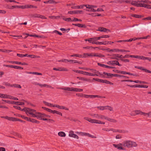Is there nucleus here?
<instances>
[{"mask_svg":"<svg viewBox=\"0 0 151 151\" xmlns=\"http://www.w3.org/2000/svg\"><path fill=\"white\" fill-rule=\"evenodd\" d=\"M125 147L130 148L132 147H136L137 146L136 143L133 141L130 140H125L122 144Z\"/></svg>","mask_w":151,"mask_h":151,"instance_id":"1","label":"nucleus"},{"mask_svg":"<svg viewBox=\"0 0 151 151\" xmlns=\"http://www.w3.org/2000/svg\"><path fill=\"white\" fill-rule=\"evenodd\" d=\"M58 88L62 89L65 91H68L76 92H81L83 91V89L78 88H73V87H63L59 88Z\"/></svg>","mask_w":151,"mask_h":151,"instance_id":"2","label":"nucleus"},{"mask_svg":"<svg viewBox=\"0 0 151 151\" xmlns=\"http://www.w3.org/2000/svg\"><path fill=\"white\" fill-rule=\"evenodd\" d=\"M2 101L8 103L14 104L18 105H23L24 104V103L22 102H16L14 101H10L3 99L2 100Z\"/></svg>","mask_w":151,"mask_h":151,"instance_id":"3","label":"nucleus"},{"mask_svg":"<svg viewBox=\"0 0 151 151\" xmlns=\"http://www.w3.org/2000/svg\"><path fill=\"white\" fill-rule=\"evenodd\" d=\"M101 119H105L109 122L113 123H116L117 122V120L115 119L110 118L104 115L101 114Z\"/></svg>","mask_w":151,"mask_h":151,"instance_id":"4","label":"nucleus"},{"mask_svg":"<svg viewBox=\"0 0 151 151\" xmlns=\"http://www.w3.org/2000/svg\"><path fill=\"white\" fill-rule=\"evenodd\" d=\"M44 114H43L40 112H36L35 114H33V117H36L37 119L42 120V117H44Z\"/></svg>","mask_w":151,"mask_h":151,"instance_id":"5","label":"nucleus"},{"mask_svg":"<svg viewBox=\"0 0 151 151\" xmlns=\"http://www.w3.org/2000/svg\"><path fill=\"white\" fill-rule=\"evenodd\" d=\"M30 16L31 18H38L43 19H47V18L45 16L37 13L32 14L30 15Z\"/></svg>","mask_w":151,"mask_h":151,"instance_id":"6","label":"nucleus"},{"mask_svg":"<svg viewBox=\"0 0 151 151\" xmlns=\"http://www.w3.org/2000/svg\"><path fill=\"white\" fill-rule=\"evenodd\" d=\"M107 64L110 65H118L121 66L122 65L121 64H120L119 62L116 60L110 61L107 63Z\"/></svg>","mask_w":151,"mask_h":151,"instance_id":"7","label":"nucleus"},{"mask_svg":"<svg viewBox=\"0 0 151 151\" xmlns=\"http://www.w3.org/2000/svg\"><path fill=\"white\" fill-rule=\"evenodd\" d=\"M90 122L92 123H96L97 124H104L105 122H101L100 120L95 119H90Z\"/></svg>","mask_w":151,"mask_h":151,"instance_id":"8","label":"nucleus"},{"mask_svg":"<svg viewBox=\"0 0 151 151\" xmlns=\"http://www.w3.org/2000/svg\"><path fill=\"white\" fill-rule=\"evenodd\" d=\"M36 112V110L31 109L30 108H28L26 112V114L27 115H29V114H30L32 115V116L33 117V114H35L33 113V112Z\"/></svg>","mask_w":151,"mask_h":151,"instance_id":"9","label":"nucleus"},{"mask_svg":"<svg viewBox=\"0 0 151 151\" xmlns=\"http://www.w3.org/2000/svg\"><path fill=\"white\" fill-rule=\"evenodd\" d=\"M68 13L71 14H82L83 13V11L81 10H75L69 11L68 12Z\"/></svg>","mask_w":151,"mask_h":151,"instance_id":"10","label":"nucleus"},{"mask_svg":"<svg viewBox=\"0 0 151 151\" xmlns=\"http://www.w3.org/2000/svg\"><path fill=\"white\" fill-rule=\"evenodd\" d=\"M142 2L141 0H139L137 1H132L131 2V4L137 7H139L140 3H139Z\"/></svg>","mask_w":151,"mask_h":151,"instance_id":"11","label":"nucleus"},{"mask_svg":"<svg viewBox=\"0 0 151 151\" xmlns=\"http://www.w3.org/2000/svg\"><path fill=\"white\" fill-rule=\"evenodd\" d=\"M69 136L70 137H73L77 139H78V137L76 134L74 133V132L73 131L71 130L70 131Z\"/></svg>","mask_w":151,"mask_h":151,"instance_id":"12","label":"nucleus"},{"mask_svg":"<svg viewBox=\"0 0 151 151\" xmlns=\"http://www.w3.org/2000/svg\"><path fill=\"white\" fill-rule=\"evenodd\" d=\"M52 107H56L60 109H65L66 110H69V109L68 108L63 106H59L58 105H54L52 106Z\"/></svg>","mask_w":151,"mask_h":151,"instance_id":"13","label":"nucleus"},{"mask_svg":"<svg viewBox=\"0 0 151 151\" xmlns=\"http://www.w3.org/2000/svg\"><path fill=\"white\" fill-rule=\"evenodd\" d=\"M91 6V5H86L85 6L87 8H88L89 9L88 10H86V11L93 12H96V11L95 9H93L92 7L90 6Z\"/></svg>","mask_w":151,"mask_h":151,"instance_id":"14","label":"nucleus"},{"mask_svg":"<svg viewBox=\"0 0 151 151\" xmlns=\"http://www.w3.org/2000/svg\"><path fill=\"white\" fill-rule=\"evenodd\" d=\"M134 68L138 69L141 70H144L145 72L151 73V71L148 70L146 69L143 68L142 67H139L137 66H135Z\"/></svg>","mask_w":151,"mask_h":151,"instance_id":"15","label":"nucleus"},{"mask_svg":"<svg viewBox=\"0 0 151 151\" xmlns=\"http://www.w3.org/2000/svg\"><path fill=\"white\" fill-rule=\"evenodd\" d=\"M53 70H55L59 71H68V70L66 68H54Z\"/></svg>","mask_w":151,"mask_h":151,"instance_id":"16","label":"nucleus"},{"mask_svg":"<svg viewBox=\"0 0 151 151\" xmlns=\"http://www.w3.org/2000/svg\"><path fill=\"white\" fill-rule=\"evenodd\" d=\"M5 119H6L9 121H19V119H17V118L13 117H9L8 116H6L5 117Z\"/></svg>","mask_w":151,"mask_h":151,"instance_id":"17","label":"nucleus"},{"mask_svg":"<svg viewBox=\"0 0 151 151\" xmlns=\"http://www.w3.org/2000/svg\"><path fill=\"white\" fill-rule=\"evenodd\" d=\"M76 95L78 96H79L81 97H84L86 98H88L89 97V95L84 94L83 93H76Z\"/></svg>","mask_w":151,"mask_h":151,"instance_id":"18","label":"nucleus"},{"mask_svg":"<svg viewBox=\"0 0 151 151\" xmlns=\"http://www.w3.org/2000/svg\"><path fill=\"white\" fill-rule=\"evenodd\" d=\"M98 65L102 67L105 68H115V67H112V66H109L106 65H105L104 64H101L100 63H98Z\"/></svg>","mask_w":151,"mask_h":151,"instance_id":"19","label":"nucleus"},{"mask_svg":"<svg viewBox=\"0 0 151 151\" xmlns=\"http://www.w3.org/2000/svg\"><path fill=\"white\" fill-rule=\"evenodd\" d=\"M124 2V1L122 0H115L110 1V3H114L116 4H121Z\"/></svg>","mask_w":151,"mask_h":151,"instance_id":"20","label":"nucleus"},{"mask_svg":"<svg viewBox=\"0 0 151 151\" xmlns=\"http://www.w3.org/2000/svg\"><path fill=\"white\" fill-rule=\"evenodd\" d=\"M74 72H76V73H80L81 74H83L85 75H87L88 76V72H85L83 71H81V70H75L74 71Z\"/></svg>","mask_w":151,"mask_h":151,"instance_id":"21","label":"nucleus"},{"mask_svg":"<svg viewBox=\"0 0 151 151\" xmlns=\"http://www.w3.org/2000/svg\"><path fill=\"white\" fill-rule=\"evenodd\" d=\"M96 97H97L100 98H105V97L103 96H100L97 95H89V98H94Z\"/></svg>","mask_w":151,"mask_h":151,"instance_id":"22","label":"nucleus"},{"mask_svg":"<svg viewBox=\"0 0 151 151\" xmlns=\"http://www.w3.org/2000/svg\"><path fill=\"white\" fill-rule=\"evenodd\" d=\"M120 73L123 74L124 75L125 74H128L130 75L131 76H135L136 75L132 73L129 72H126V71H121Z\"/></svg>","mask_w":151,"mask_h":151,"instance_id":"23","label":"nucleus"},{"mask_svg":"<svg viewBox=\"0 0 151 151\" xmlns=\"http://www.w3.org/2000/svg\"><path fill=\"white\" fill-rule=\"evenodd\" d=\"M112 76L116 77H119L120 78L123 77L127 78H129V77H127L126 76L116 74H113Z\"/></svg>","mask_w":151,"mask_h":151,"instance_id":"24","label":"nucleus"},{"mask_svg":"<svg viewBox=\"0 0 151 151\" xmlns=\"http://www.w3.org/2000/svg\"><path fill=\"white\" fill-rule=\"evenodd\" d=\"M122 82H134L136 83H141V82L140 81L138 80L133 81L130 80H123L122 81Z\"/></svg>","mask_w":151,"mask_h":151,"instance_id":"25","label":"nucleus"},{"mask_svg":"<svg viewBox=\"0 0 151 151\" xmlns=\"http://www.w3.org/2000/svg\"><path fill=\"white\" fill-rule=\"evenodd\" d=\"M72 25H74L76 26H78L79 27L86 28V26L85 24H72Z\"/></svg>","mask_w":151,"mask_h":151,"instance_id":"26","label":"nucleus"},{"mask_svg":"<svg viewBox=\"0 0 151 151\" xmlns=\"http://www.w3.org/2000/svg\"><path fill=\"white\" fill-rule=\"evenodd\" d=\"M77 78L79 80L83 81H87L88 82H90L91 81L90 79L85 78L83 77H77Z\"/></svg>","mask_w":151,"mask_h":151,"instance_id":"27","label":"nucleus"},{"mask_svg":"<svg viewBox=\"0 0 151 151\" xmlns=\"http://www.w3.org/2000/svg\"><path fill=\"white\" fill-rule=\"evenodd\" d=\"M122 144H118L117 145H116L115 144H113V146H114L115 147L117 148L119 150H123V148L121 146Z\"/></svg>","mask_w":151,"mask_h":151,"instance_id":"28","label":"nucleus"},{"mask_svg":"<svg viewBox=\"0 0 151 151\" xmlns=\"http://www.w3.org/2000/svg\"><path fill=\"white\" fill-rule=\"evenodd\" d=\"M131 16L137 18H140L143 17L141 15L136 14H131Z\"/></svg>","mask_w":151,"mask_h":151,"instance_id":"29","label":"nucleus"},{"mask_svg":"<svg viewBox=\"0 0 151 151\" xmlns=\"http://www.w3.org/2000/svg\"><path fill=\"white\" fill-rule=\"evenodd\" d=\"M151 5H147L145 4L140 3L139 7H144L145 8H148L149 6H150Z\"/></svg>","mask_w":151,"mask_h":151,"instance_id":"30","label":"nucleus"},{"mask_svg":"<svg viewBox=\"0 0 151 151\" xmlns=\"http://www.w3.org/2000/svg\"><path fill=\"white\" fill-rule=\"evenodd\" d=\"M98 30L101 32H106L107 30L109 31V30L103 27H100L99 28Z\"/></svg>","mask_w":151,"mask_h":151,"instance_id":"31","label":"nucleus"},{"mask_svg":"<svg viewBox=\"0 0 151 151\" xmlns=\"http://www.w3.org/2000/svg\"><path fill=\"white\" fill-rule=\"evenodd\" d=\"M135 111L136 115L140 114L141 115H143V114H145V113L142 112L140 110H135Z\"/></svg>","mask_w":151,"mask_h":151,"instance_id":"32","label":"nucleus"},{"mask_svg":"<svg viewBox=\"0 0 151 151\" xmlns=\"http://www.w3.org/2000/svg\"><path fill=\"white\" fill-rule=\"evenodd\" d=\"M29 121L31 122L32 123H35L37 124H39L40 123V122L39 121H38L35 119H32L31 118H30V120Z\"/></svg>","mask_w":151,"mask_h":151,"instance_id":"33","label":"nucleus"},{"mask_svg":"<svg viewBox=\"0 0 151 151\" xmlns=\"http://www.w3.org/2000/svg\"><path fill=\"white\" fill-rule=\"evenodd\" d=\"M131 87H139V88H142V85H127Z\"/></svg>","mask_w":151,"mask_h":151,"instance_id":"34","label":"nucleus"},{"mask_svg":"<svg viewBox=\"0 0 151 151\" xmlns=\"http://www.w3.org/2000/svg\"><path fill=\"white\" fill-rule=\"evenodd\" d=\"M26 73L28 74H35L37 75H42V74L40 73H39L37 72H26Z\"/></svg>","mask_w":151,"mask_h":151,"instance_id":"35","label":"nucleus"},{"mask_svg":"<svg viewBox=\"0 0 151 151\" xmlns=\"http://www.w3.org/2000/svg\"><path fill=\"white\" fill-rule=\"evenodd\" d=\"M102 83H105L107 84H109L110 85L113 84V83H111V82L106 80H103Z\"/></svg>","mask_w":151,"mask_h":151,"instance_id":"36","label":"nucleus"},{"mask_svg":"<svg viewBox=\"0 0 151 151\" xmlns=\"http://www.w3.org/2000/svg\"><path fill=\"white\" fill-rule=\"evenodd\" d=\"M102 83H105L107 84H109L110 85L113 84V83H111V82L106 80H103Z\"/></svg>","mask_w":151,"mask_h":151,"instance_id":"37","label":"nucleus"},{"mask_svg":"<svg viewBox=\"0 0 151 151\" xmlns=\"http://www.w3.org/2000/svg\"><path fill=\"white\" fill-rule=\"evenodd\" d=\"M58 135L62 137H65L66 136L65 133L63 132H59Z\"/></svg>","mask_w":151,"mask_h":151,"instance_id":"38","label":"nucleus"},{"mask_svg":"<svg viewBox=\"0 0 151 151\" xmlns=\"http://www.w3.org/2000/svg\"><path fill=\"white\" fill-rule=\"evenodd\" d=\"M70 56L71 57H78L79 58H82L83 57V55H82L80 54H73V55H70Z\"/></svg>","mask_w":151,"mask_h":151,"instance_id":"39","label":"nucleus"},{"mask_svg":"<svg viewBox=\"0 0 151 151\" xmlns=\"http://www.w3.org/2000/svg\"><path fill=\"white\" fill-rule=\"evenodd\" d=\"M97 108L100 110H103L105 109H107V108H106V106H100L97 107Z\"/></svg>","mask_w":151,"mask_h":151,"instance_id":"40","label":"nucleus"},{"mask_svg":"<svg viewBox=\"0 0 151 151\" xmlns=\"http://www.w3.org/2000/svg\"><path fill=\"white\" fill-rule=\"evenodd\" d=\"M107 50L108 52H114V51L115 52L119 51V49H114L110 50L109 48H108Z\"/></svg>","mask_w":151,"mask_h":151,"instance_id":"41","label":"nucleus"},{"mask_svg":"<svg viewBox=\"0 0 151 151\" xmlns=\"http://www.w3.org/2000/svg\"><path fill=\"white\" fill-rule=\"evenodd\" d=\"M7 98L9 99H13V100H18V99L16 97H15L13 96H11L9 95H8Z\"/></svg>","mask_w":151,"mask_h":151,"instance_id":"42","label":"nucleus"},{"mask_svg":"<svg viewBox=\"0 0 151 151\" xmlns=\"http://www.w3.org/2000/svg\"><path fill=\"white\" fill-rule=\"evenodd\" d=\"M8 95L0 93V97L2 98H7Z\"/></svg>","mask_w":151,"mask_h":151,"instance_id":"43","label":"nucleus"},{"mask_svg":"<svg viewBox=\"0 0 151 151\" xmlns=\"http://www.w3.org/2000/svg\"><path fill=\"white\" fill-rule=\"evenodd\" d=\"M28 57H29L32 58H40V57L39 56H37L34 55H29L28 56Z\"/></svg>","mask_w":151,"mask_h":151,"instance_id":"44","label":"nucleus"},{"mask_svg":"<svg viewBox=\"0 0 151 151\" xmlns=\"http://www.w3.org/2000/svg\"><path fill=\"white\" fill-rule=\"evenodd\" d=\"M43 102L45 104L48 106L52 107V106L53 105H52V104L49 103L45 101H43Z\"/></svg>","mask_w":151,"mask_h":151,"instance_id":"45","label":"nucleus"},{"mask_svg":"<svg viewBox=\"0 0 151 151\" xmlns=\"http://www.w3.org/2000/svg\"><path fill=\"white\" fill-rule=\"evenodd\" d=\"M98 114H92L90 115L94 118L97 119Z\"/></svg>","mask_w":151,"mask_h":151,"instance_id":"46","label":"nucleus"},{"mask_svg":"<svg viewBox=\"0 0 151 151\" xmlns=\"http://www.w3.org/2000/svg\"><path fill=\"white\" fill-rule=\"evenodd\" d=\"M91 39L92 42L91 43L92 44H96V42H97V40H96V39H95V37L91 38Z\"/></svg>","mask_w":151,"mask_h":151,"instance_id":"47","label":"nucleus"},{"mask_svg":"<svg viewBox=\"0 0 151 151\" xmlns=\"http://www.w3.org/2000/svg\"><path fill=\"white\" fill-rule=\"evenodd\" d=\"M15 64H18V65H28V64L26 63H22L20 62H19L18 61H16L15 62Z\"/></svg>","mask_w":151,"mask_h":151,"instance_id":"48","label":"nucleus"},{"mask_svg":"<svg viewBox=\"0 0 151 151\" xmlns=\"http://www.w3.org/2000/svg\"><path fill=\"white\" fill-rule=\"evenodd\" d=\"M14 87L15 88H21V87L20 85H19L18 84H12V87Z\"/></svg>","mask_w":151,"mask_h":151,"instance_id":"49","label":"nucleus"},{"mask_svg":"<svg viewBox=\"0 0 151 151\" xmlns=\"http://www.w3.org/2000/svg\"><path fill=\"white\" fill-rule=\"evenodd\" d=\"M103 74L104 75H106L107 76H109L111 77L113 76V74H111L110 73H108L105 72H104Z\"/></svg>","mask_w":151,"mask_h":151,"instance_id":"50","label":"nucleus"},{"mask_svg":"<svg viewBox=\"0 0 151 151\" xmlns=\"http://www.w3.org/2000/svg\"><path fill=\"white\" fill-rule=\"evenodd\" d=\"M59 2H55L54 0H49V4H57Z\"/></svg>","mask_w":151,"mask_h":151,"instance_id":"51","label":"nucleus"},{"mask_svg":"<svg viewBox=\"0 0 151 151\" xmlns=\"http://www.w3.org/2000/svg\"><path fill=\"white\" fill-rule=\"evenodd\" d=\"M85 5H83L80 6H76V9H82L83 8L84 6H85Z\"/></svg>","mask_w":151,"mask_h":151,"instance_id":"52","label":"nucleus"},{"mask_svg":"<svg viewBox=\"0 0 151 151\" xmlns=\"http://www.w3.org/2000/svg\"><path fill=\"white\" fill-rule=\"evenodd\" d=\"M96 56V57H104V55H102L101 54H98V53H96V54H95V57Z\"/></svg>","mask_w":151,"mask_h":151,"instance_id":"53","label":"nucleus"},{"mask_svg":"<svg viewBox=\"0 0 151 151\" xmlns=\"http://www.w3.org/2000/svg\"><path fill=\"white\" fill-rule=\"evenodd\" d=\"M93 80H95L96 81H97L98 82H101V83H102V81H103V79H99V78H93Z\"/></svg>","mask_w":151,"mask_h":151,"instance_id":"54","label":"nucleus"},{"mask_svg":"<svg viewBox=\"0 0 151 151\" xmlns=\"http://www.w3.org/2000/svg\"><path fill=\"white\" fill-rule=\"evenodd\" d=\"M82 20L81 19H78L77 18H74V19L73 20H71V21H75V22H76V21H80V22H81Z\"/></svg>","mask_w":151,"mask_h":151,"instance_id":"55","label":"nucleus"},{"mask_svg":"<svg viewBox=\"0 0 151 151\" xmlns=\"http://www.w3.org/2000/svg\"><path fill=\"white\" fill-rule=\"evenodd\" d=\"M117 132L120 133H125L126 131L124 130L117 129Z\"/></svg>","mask_w":151,"mask_h":151,"instance_id":"56","label":"nucleus"},{"mask_svg":"<svg viewBox=\"0 0 151 151\" xmlns=\"http://www.w3.org/2000/svg\"><path fill=\"white\" fill-rule=\"evenodd\" d=\"M14 68L15 69H23V68L22 67H21L19 66H17V65H15V66L14 65Z\"/></svg>","mask_w":151,"mask_h":151,"instance_id":"57","label":"nucleus"},{"mask_svg":"<svg viewBox=\"0 0 151 151\" xmlns=\"http://www.w3.org/2000/svg\"><path fill=\"white\" fill-rule=\"evenodd\" d=\"M142 2L145 3L147 4H151V2L147 0H141Z\"/></svg>","mask_w":151,"mask_h":151,"instance_id":"58","label":"nucleus"},{"mask_svg":"<svg viewBox=\"0 0 151 151\" xmlns=\"http://www.w3.org/2000/svg\"><path fill=\"white\" fill-rule=\"evenodd\" d=\"M4 85L6 86L12 87V84H10L9 83L7 82L4 83Z\"/></svg>","mask_w":151,"mask_h":151,"instance_id":"59","label":"nucleus"},{"mask_svg":"<svg viewBox=\"0 0 151 151\" xmlns=\"http://www.w3.org/2000/svg\"><path fill=\"white\" fill-rule=\"evenodd\" d=\"M22 118L25 119V120L28 121H29V120H30V118L25 117L24 116H22Z\"/></svg>","mask_w":151,"mask_h":151,"instance_id":"60","label":"nucleus"},{"mask_svg":"<svg viewBox=\"0 0 151 151\" xmlns=\"http://www.w3.org/2000/svg\"><path fill=\"white\" fill-rule=\"evenodd\" d=\"M119 51L121 52H130L129 50H122V49H119Z\"/></svg>","mask_w":151,"mask_h":151,"instance_id":"61","label":"nucleus"},{"mask_svg":"<svg viewBox=\"0 0 151 151\" xmlns=\"http://www.w3.org/2000/svg\"><path fill=\"white\" fill-rule=\"evenodd\" d=\"M106 108H107V109H108L110 111H112L113 110V108L109 106H106Z\"/></svg>","mask_w":151,"mask_h":151,"instance_id":"62","label":"nucleus"},{"mask_svg":"<svg viewBox=\"0 0 151 151\" xmlns=\"http://www.w3.org/2000/svg\"><path fill=\"white\" fill-rule=\"evenodd\" d=\"M63 19L67 21H69L70 20L71 21L72 20L70 18H63Z\"/></svg>","mask_w":151,"mask_h":151,"instance_id":"63","label":"nucleus"},{"mask_svg":"<svg viewBox=\"0 0 151 151\" xmlns=\"http://www.w3.org/2000/svg\"><path fill=\"white\" fill-rule=\"evenodd\" d=\"M142 20H151V17H147L144 18L142 19Z\"/></svg>","mask_w":151,"mask_h":151,"instance_id":"64","label":"nucleus"}]
</instances>
